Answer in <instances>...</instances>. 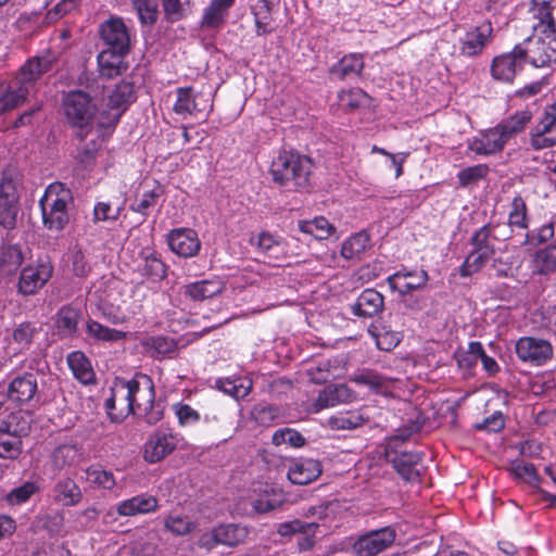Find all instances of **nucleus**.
I'll use <instances>...</instances> for the list:
<instances>
[{
    "mask_svg": "<svg viewBox=\"0 0 556 556\" xmlns=\"http://www.w3.org/2000/svg\"><path fill=\"white\" fill-rule=\"evenodd\" d=\"M56 62L52 52L29 59L18 71L15 80L7 87H0V115L25 102L41 76L50 72Z\"/></svg>",
    "mask_w": 556,
    "mask_h": 556,
    "instance_id": "f257e3e1",
    "label": "nucleus"
},
{
    "mask_svg": "<svg viewBox=\"0 0 556 556\" xmlns=\"http://www.w3.org/2000/svg\"><path fill=\"white\" fill-rule=\"evenodd\" d=\"M313 162L294 151H282L271 162L273 181L288 191H307L311 186Z\"/></svg>",
    "mask_w": 556,
    "mask_h": 556,
    "instance_id": "f03ea898",
    "label": "nucleus"
},
{
    "mask_svg": "<svg viewBox=\"0 0 556 556\" xmlns=\"http://www.w3.org/2000/svg\"><path fill=\"white\" fill-rule=\"evenodd\" d=\"M238 429L237 412L233 405L211 401L203 410L202 431L210 439L227 442Z\"/></svg>",
    "mask_w": 556,
    "mask_h": 556,
    "instance_id": "7ed1b4c3",
    "label": "nucleus"
},
{
    "mask_svg": "<svg viewBox=\"0 0 556 556\" xmlns=\"http://www.w3.org/2000/svg\"><path fill=\"white\" fill-rule=\"evenodd\" d=\"M70 201H72L71 191L63 184L54 182L47 187L39 201L46 228L52 231L64 229L70 220L67 212Z\"/></svg>",
    "mask_w": 556,
    "mask_h": 556,
    "instance_id": "20e7f679",
    "label": "nucleus"
},
{
    "mask_svg": "<svg viewBox=\"0 0 556 556\" xmlns=\"http://www.w3.org/2000/svg\"><path fill=\"white\" fill-rule=\"evenodd\" d=\"M534 30L539 31L538 37H528L521 45L528 63L534 67L548 66L556 62V27L555 23L539 22L534 26Z\"/></svg>",
    "mask_w": 556,
    "mask_h": 556,
    "instance_id": "39448f33",
    "label": "nucleus"
},
{
    "mask_svg": "<svg viewBox=\"0 0 556 556\" xmlns=\"http://www.w3.org/2000/svg\"><path fill=\"white\" fill-rule=\"evenodd\" d=\"M419 429L418 426L409 428L406 433H401L389 443L386 451V459L392 464L396 472L406 481H417L419 471L416 466L421 462L422 454L418 452H397L392 450V445L399 440L404 442L413 432Z\"/></svg>",
    "mask_w": 556,
    "mask_h": 556,
    "instance_id": "423d86ee",
    "label": "nucleus"
},
{
    "mask_svg": "<svg viewBox=\"0 0 556 556\" xmlns=\"http://www.w3.org/2000/svg\"><path fill=\"white\" fill-rule=\"evenodd\" d=\"M63 109L73 127L85 128L94 117L97 108L91 97L83 90H72L63 98Z\"/></svg>",
    "mask_w": 556,
    "mask_h": 556,
    "instance_id": "0eeeda50",
    "label": "nucleus"
},
{
    "mask_svg": "<svg viewBox=\"0 0 556 556\" xmlns=\"http://www.w3.org/2000/svg\"><path fill=\"white\" fill-rule=\"evenodd\" d=\"M122 389L126 391L128 410L132 414H142V409L151 407L155 399V390L152 380L141 375L139 379H131L122 383Z\"/></svg>",
    "mask_w": 556,
    "mask_h": 556,
    "instance_id": "6e6552de",
    "label": "nucleus"
},
{
    "mask_svg": "<svg viewBox=\"0 0 556 556\" xmlns=\"http://www.w3.org/2000/svg\"><path fill=\"white\" fill-rule=\"evenodd\" d=\"M394 540V529L384 527L361 535L353 543L352 549L357 556H376L391 546Z\"/></svg>",
    "mask_w": 556,
    "mask_h": 556,
    "instance_id": "1a4fd4ad",
    "label": "nucleus"
},
{
    "mask_svg": "<svg viewBox=\"0 0 556 556\" xmlns=\"http://www.w3.org/2000/svg\"><path fill=\"white\" fill-rule=\"evenodd\" d=\"M528 63L522 45H516L510 52L495 56L491 65V74L496 80L511 83L518 71Z\"/></svg>",
    "mask_w": 556,
    "mask_h": 556,
    "instance_id": "9d476101",
    "label": "nucleus"
},
{
    "mask_svg": "<svg viewBox=\"0 0 556 556\" xmlns=\"http://www.w3.org/2000/svg\"><path fill=\"white\" fill-rule=\"evenodd\" d=\"M530 143L534 150L556 146V103L544 109L542 118L530 132Z\"/></svg>",
    "mask_w": 556,
    "mask_h": 556,
    "instance_id": "9b49d317",
    "label": "nucleus"
},
{
    "mask_svg": "<svg viewBox=\"0 0 556 556\" xmlns=\"http://www.w3.org/2000/svg\"><path fill=\"white\" fill-rule=\"evenodd\" d=\"M136 94L132 83L129 81H121L114 88V90L109 96L108 108H109V122L101 121L100 124L103 127L115 126L118 122L123 113L127 110V108L135 102Z\"/></svg>",
    "mask_w": 556,
    "mask_h": 556,
    "instance_id": "f8f14e48",
    "label": "nucleus"
},
{
    "mask_svg": "<svg viewBox=\"0 0 556 556\" xmlns=\"http://www.w3.org/2000/svg\"><path fill=\"white\" fill-rule=\"evenodd\" d=\"M516 353L523 362L540 366L553 357V346L549 341L534 337H523L516 342Z\"/></svg>",
    "mask_w": 556,
    "mask_h": 556,
    "instance_id": "ddd939ff",
    "label": "nucleus"
},
{
    "mask_svg": "<svg viewBox=\"0 0 556 556\" xmlns=\"http://www.w3.org/2000/svg\"><path fill=\"white\" fill-rule=\"evenodd\" d=\"M100 36L108 50L127 51L130 50V37L122 18H110L100 27Z\"/></svg>",
    "mask_w": 556,
    "mask_h": 556,
    "instance_id": "4468645a",
    "label": "nucleus"
},
{
    "mask_svg": "<svg viewBox=\"0 0 556 556\" xmlns=\"http://www.w3.org/2000/svg\"><path fill=\"white\" fill-rule=\"evenodd\" d=\"M37 376L31 372L15 377L9 384L8 397L16 405H24L38 400Z\"/></svg>",
    "mask_w": 556,
    "mask_h": 556,
    "instance_id": "2eb2a0df",
    "label": "nucleus"
},
{
    "mask_svg": "<svg viewBox=\"0 0 556 556\" xmlns=\"http://www.w3.org/2000/svg\"><path fill=\"white\" fill-rule=\"evenodd\" d=\"M167 242L170 250L182 257L194 256L201 248L197 232L189 228L172 230L167 236Z\"/></svg>",
    "mask_w": 556,
    "mask_h": 556,
    "instance_id": "dca6fc26",
    "label": "nucleus"
},
{
    "mask_svg": "<svg viewBox=\"0 0 556 556\" xmlns=\"http://www.w3.org/2000/svg\"><path fill=\"white\" fill-rule=\"evenodd\" d=\"M129 52L116 50H103L97 56L99 76L104 79L115 78L128 68L125 56Z\"/></svg>",
    "mask_w": 556,
    "mask_h": 556,
    "instance_id": "f3484780",
    "label": "nucleus"
},
{
    "mask_svg": "<svg viewBox=\"0 0 556 556\" xmlns=\"http://www.w3.org/2000/svg\"><path fill=\"white\" fill-rule=\"evenodd\" d=\"M52 275V267L49 264H39L38 266H27L22 270L18 290L25 295L36 293Z\"/></svg>",
    "mask_w": 556,
    "mask_h": 556,
    "instance_id": "a211bd4d",
    "label": "nucleus"
},
{
    "mask_svg": "<svg viewBox=\"0 0 556 556\" xmlns=\"http://www.w3.org/2000/svg\"><path fill=\"white\" fill-rule=\"evenodd\" d=\"M492 33L493 28L490 21H484L476 26L473 30L466 34V38L462 41L460 54L465 56L480 54L490 41Z\"/></svg>",
    "mask_w": 556,
    "mask_h": 556,
    "instance_id": "6ab92c4d",
    "label": "nucleus"
},
{
    "mask_svg": "<svg viewBox=\"0 0 556 556\" xmlns=\"http://www.w3.org/2000/svg\"><path fill=\"white\" fill-rule=\"evenodd\" d=\"M176 447L172 434L155 432L144 445L143 457L149 463H157L169 455Z\"/></svg>",
    "mask_w": 556,
    "mask_h": 556,
    "instance_id": "aec40b11",
    "label": "nucleus"
},
{
    "mask_svg": "<svg viewBox=\"0 0 556 556\" xmlns=\"http://www.w3.org/2000/svg\"><path fill=\"white\" fill-rule=\"evenodd\" d=\"M321 464L318 460L306 458L294 462L288 470V479L298 485H305L321 475Z\"/></svg>",
    "mask_w": 556,
    "mask_h": 556,
    "instance_id": "412c9836",
    "label": "nucleus"
},
{
    "mask_svg": "<svg viewBox=\"0 0 556 556\" xmlns=\"http://www.w3.org/2000/svg\"><path fill=\"white\" fill-rule=\"evenodd\" d=\"M384 299L375 289H365L352 306V312L358 317H374L382 312Z\"/></svg>",
    "mask_w": 556,
    "mask_h": 556,
    "instance_id": "4be33fe9",
    "label": "nucleus"
},
{
    "mask_svg": "<svg viewBox=\"0 0 556 556\" xmlns=\"http://www.w3.org/2000/svg\"><path fill=\"white\" fill-rule=\"evenodd\" d=\"M508 142L500 126L485 130L481 138L476 140L472 144V150L477 154L489 155L500 152Z\"/></svg>",
    "mask_w": 556,
    "mask_h": 556,
    "instance_id": "5701e85b",
    "label": "nucleus"
},
{
    "mask_svg": "<svg viewBox=\"0 0 556 556\" xmlns=\"http://www.w3.org/2000/svg\"><path fill=\"white\" fill-rule=\"evenodd\" d=\"M279 3L280 0H260L253 7L257 35H266L275 29L273 26V14L275 9L279 7Z\"/></svg>",
    "mask_w": 556,
    "mask_h": 556,
    "instance_id": "b1692460",
    "label": "nucleus"
},
{
    "mask_svg": "<svg viewBox=\"0 0 556 556\" xmlns=\"http://www.w3.org/2000/svg\"><path fill=\"white\" fill-rule=\"evenodd\" d=\"M233 2L235 0H212L204 11L201 22L202 27L215 29L223 26Z\"/></svg>",
    "mask_w": 556,
    "mask_h": 556,
    "instance_id": "393cba45",
    "label": "nucleus"
},
{
    "mask_svg": "<svg viewBox=\"0 0 556 556\" xmlns=\"http://www.w3.org/2000/svg\"><path fill=\"white\" fill-rule=\"evenodd\" d=\"M156 507L157 500L154 496L140 494L121 502L117 505V514L119 516H135L153 511Z\"/></svg>",
    "mask_w": 556,
    "mask_h": 556,
    "instance_id": "a878e982",
    "label": "nucleus"
},
{
    "mask_svg": "<svg viewBox=\"0 0 556 556\" xmlns=\"http://www.w3.org/2000/svg\"><path fill=\"white\" fill-rule=\"evenodd\" d=\"M364 59L359 53L344 55L337 64L330 68V75L333 78L343 80L350 77H358L364 68Z\"/></svg>",
    "mask_w": 556,
    "mask_h": 556,
    "instance_id": "bb28decb",
    "label": "nucleus"
},
{
    "mask_svg": "<svg viewBox=\"0 0 556 556\" xmlns=\"http://www.w3.org/2000/svg\"><path fill=\"white\" fill-rule=\"evenodd\" d=\"M54 500L63 506H76L83 500V493L78 484L71 478L59 480L54 488Z\"/></svg>",
    "mask_w": 556,
    "mask_h": 556,
    "instance_id": "cd10ccee",
    "label": "nucleus"
},
{
    "mask_svg": "<svg viewBox=\"0 0 556 556\" xmlns=\"http://www.w3.org/2000/svg\"><path fill=\"white\" fill-rule=\"evenodd\" d=\"M350 397L351 392L345 384L328 386L319 392L314 405L316 410H320L323 408L346 402Z\"/></svg>",
    "mask_w": 556,
    "mask_h": 556,
    "instance_id": "c85d7f7f",
    "label": "nucleus"
},
{
    "mask_svg": "<svg viewBox=\"0 0 556 556\" xmlns=\"http://www.w3.org/2000/svg\"><path fill=\"white\" fill-rule=\"evenodd\" d=\"M67 363L75 378L81 383L89 384L94 381V372L90 361L83 352H72L67 356Z\"/></svg>",
    "mask_w": 556,
    "mask_h": 556,
    "instance_id": "c756f323",
    "label": "nucleus"
},
{
    "mask_svg": "<svg viewBox=\"0 0 556 556\" xmlns=\"http://www.w3.org/2000/svg\"><path fill=\"white\" fill-rule=\"evenodd\" d=\"M556 271V244L539 249L533 256V274L547 276Z\"/></svg>",
    "mask_w": 556,
    "mask_h": 556,
    "instance_id": "7c9ffc66",
    "label": "nucleus"
},
{
    "mask_svg": "<svg viewBox=\"0 0 556 556\" xmlns=\"http://www.w3.org/2000/svg\"><path fill=\"white\" fill-rule=\"evenodd\" d=\"M222 292L218 281L201 280L185 286L184 294L192 301H203Z\"/></svg>",
    "mask_w": 556,
    "mask_h": 556,
    "instance_id": "2f4dec72",
    "label": "nucleus"
},
{
    "mask_svg": "<svg viewBox=\"0 0 556 556\" xmlns=\"http://www.w3.org/2000/svg\"><path fill=\"white\" fill-rule=\"evenodd\" d=\"M531 119L532 113L529 110H522L505 118L497 125L507 140H510L516 135L522 132Z\"/></svg>",
    "mask_w": 556,
    "mask_h": 556,
    "instance_id": "473e14b6",
    "label": "nucleus"
},
{
    "mask_svg": "<svg viewBox=\"0 0 556 556\" xmlns=\"http://www.w3.org/2000/svg\"><path fill=\"white\" fill-rule=\"evenodd\" d=\"M140 257L142 260V264L139 266V269L142 275L154 280H160L165 277V264L156 257L154 252L149 249H144L140 252Z\"/></svg>",
    "mask_w": 556,
    "mask_h": 556,
    "instance_id": "72a5a7b5",
    "label": "nucleus"
},
{
    "mask_svg": "<svg viewBox=\"0 0 556 556\" xmlns=\"http://www.w3.org/2000/svg\"><path fill=\"white\" fill-rule=\"evenodd\" d=\"M247 534L245 528L233 523L219 525L214 528V536L223 545L235 546L242 542Z\"/></svg>",
    "mask_w": 556,
    "mask_h": 556,
    "instance_id": "f704fd0d",
    "label": "nucleus"
},
{
    "mask_svg": "<svg viewBox=\"0 0 556 556\" xmlns=\"http://www.w3.org/2000/svg\"><path fill=\"white\" fill-rule=\"evenodd\" d=\"M87 333L103 342H117L127 338V332L109 328L92 319L87 323Z\"/></svg>",
    "mask_w": 556,
    "mask_h": 556,
    "instance_id": "c9c22d12",
    "label": "nucleus"
},
{
    "mask_svg": "<svg viewBox=\"0 0 556 556\" xmlns=\"http://www.w3.org/2000/svg\"><path fill=\"white\" fill-rule=\"evenodd\" d=\"M80 313L71 306H63L56 314V328L59 332L71 336L76 332Z\"/></svg>",
    "mask_w": 556,
    "mask_h": 556,
    "instance_id": "e433bc0d",
    "label": "nucleus"
},
{
    "mask_svg": "<svg viewBox=\"0 0 556 556\" xmlns=\"http://www.w3.org/2000/svg\"><path fill=\"white\" fill-rule=\"evenodd\" d=\"M142 346L151 356L157 357L165 356L174 352L177 348V343L174 339L155 336L146 338L142 341Z\"/></svg>",
    "mask_w": 556,
    "mask_h": 556,
    "instance_id": "4c0bfd02",
    "label": "nucleus"
},
{
    "mask_svg": "<svg viewBox=\"0 0 556 556\" xmlns=\"http://www.w3.org/2000/svg\"><path fill=\"white\" fill-rule=\"evenodd\" d=\"M299 228L302 232L308 233L317 240L327 239L334 231V227L321 216L312 220L300 222Z\"/></svg>",
    "mask_w": 556,
    "mask_h": 556,
    "instance_id": "58836bf2",
    "label": "nucleus"
},
{
    "mask_svg": "<svg viewBox=\"0 0 556 556\" xmlns=\"http://www.w3.org/2000/svg\"><path fill=\"white\" fill-rule=\"evenodd\" d=\"M79 457L80 453L74 444H62L58 446L51 455L52 463L58 469L77 464Z\"/></svg>",
    "mask_w": 556,
    "mask_h": 556,
    "instance_id": "ea45409f",
    "label": "nucleus"
},
{
    "mask_svg": "<svg viewBox=\"0 0 556 556\" xmlns=\"http://www.w3.org/2000/svg\"><path fill=\"white\" fill-rule=\"evenodd\" d=\"M368 333L375 339L376 345L379 350L391 351L399 345L402 336L400 332L392 330L380 331L376 325L368 327Z\"/></svg>",
    "mask_w": 556,
    "mask_h": 556,
    "instance_id": "a19ab883",
    "label": "nucleus"
},
{
    "mask_svg": "<svg viewBox=\"0 0 556 556\" xmlns=\"http://www.w3.org/2000/svg\"><path fill=\"white\" fill-rule=\"evenodd\" d=\"M23 263V253L17 245H8L0 255V269L5 275L14 274Z\"/></svg>",
    "mask_w": 556,
    "mask_h": 556,
    "instance_id": "79ce46f5",
    "label": "nucleus"
},
{
    "mask_svg": "<svg viewBox=\"0 0 556 556\" xmlns=\"http://www.w3.org/2000/svg\"><path fill=\"white\" fill-rule=\"evenodd\" d=\"M351 381L359 386H366L375 392L381 391L388 384V380L383 376L371 369H362L355 372L351 377Z\"/></svg>",
    "mask_w": 556,
    "mask_h": 556,
    "instance_id": "37998d69",
    "label": "nucleus"
},
{
    "mask_svg": "<svg viewBox=\"0 0 556 556\" xmlns=\"http://www.w3.org/2000/svg\"><path fill=\"white\" fill-rule=\"evenodd\" d=\"M482 355V344L478 341H472L468 344V350H457L454 353V358L459 368L470 369L475 367Z\"/></svg>",
    "mask_w": 556,
    "mask_h": 556,
    "instance_id": "c03bdc74",
    "label": "nucleus"
},
{
    "mask_svg": "<svg viewBox=\"0 0 556 556\" xmlns=\"http://www.w3.org/2000/svg\"><path fill=\"white\" fill-rule=\"evenodd\" d=\"M164 193V190L161 185L155 184V186L149 190L146 191L141 199L137 203H132L130 205V210L139 213L146 218L149 215V211L151 207L155 206L157 203V200L162 197Z\"/></svg>",
    "mask_w": 556,
    "mask_h": 556,
    "instance_id": "a18cd8bd",
    "label": "nucleus"
},
{
    "mask_svg": "<svg viewBox=\"0 0 556 556\" xmlns=\"http://www.w3.org/2000/svg\"><path fill=\"white\" fill-rule=\"evenodd\" d=\"M369 242V237L365 232H358L350 237L341 247V254L346 260H352L363 253Z\"/></svg>",
    "mask_w": 556,
    "mask_h": 556,
    "instance_id": "49530a36",
    "label": "nucleus"
},
{
    "mask_svg": "<svg viewBox=\"0 0 556 556\" xmlns=\"http://www.w3.org/2000/svg\"><path fill=\"white\" fill-rule=\"evenodd\" d=\"M23 448L21 434H0V457L16 459Z\"/></svg>",
    "mask_w": 556,
    "mask_h": 556,
    "instance_id": "de8ad7c7",
    "label": "nucleus"
},
{
    "mask_svg": "<svg viewBox=\"0 0 556 556\" xmlns=\"http://www.w3.org/2000/svg\"><path fill=\"white\" fill-rule=\"evenodd\" d=\"M511 472L517 479H521L532 486H539L541 478L533 464L515 460L511 463Z\"/></svg>",
    "mask_w": 556,
    "mask_h": 556,
    "instance_id": "09e8293b",
    "label": "nucleus"
},
{
    "mask_svg": "<svg viewBox=\"0 0 556 556\" xmlns=\"http://www.w3.org/2000/svg\"><path fill=\"white\" fill-rule=\"evenodd\" d=\"M216 387L222 390L224 393H227L236 399L244 397L249 394L252 383L251 381H247V384L243 380H230V379H218L216 380Z\"/></svg>",
    "mask_w": 556,
    "mask_h": 556,
    "instance_id": "8fccbe9b",
    "label": "nucleus"
},
{
    "mask_svg": "<svg viewBox=\"0 0 556 556\" xmlns=\"http://www.w3.org/2000/svg\"><path fill=\"white\" fill-rule=\"evenodd\" d=\"M285 498L280 492L273 491L270 494L264 492L253 503V507L257 513L266 514L273 511L283 504Z\"/></svg>",
    "mask_w": 556,
    "mask_h": 556,
    "instance_id": "3c124183",
    "label": "nucleus"
},
{
    "mask_svg": "<svg viewBox=\"0 0 556 556\" xmlns=\"http://www.w3.org/2000/svg\"><path fill=\"white\" fill-rule=\"evenodd\" d=\"M38 491L39 488L35 482L27 481L22 485L11 490L7 494L5 500L9 505H20L27 502Z\"/></svg>",
    "mask_w": 556,
    "mask_h": 556,
    "instance_id": "603ef678",
    "label": "nucleus"
},
{
    "mask_svg": "<svg viewBox=\"0 0 556 556\" xmlns=\"http://www.w3.org/2000/svg\"><path fill=\"white\" fill-rule=\"evenodd\" d=\"M491 225L481 227L471 238L473 251L484 253V256L494 255V245L490 242Z\"/></svg>",
    "mask_w": 556,
    "mask_h": 556,
    "instance_id": "864d4df0",
    "label": "nucleus"
},
{
    "mask_svg": "<svg viewBox=\"0 0 556 556\" xmlns=\"http://www.w3.org/2000/svg\"><path fill=\"white\" fill-rule=\"evenodd\" d=\"M132 5L142 24L152 25L156 22L159 11L155 0H132Z\"/></svg>",
    "mask_w": 556,
    "mask_h": 556,
    "instance_id": "5fc2aeb1",
    "label": "nucleus"
},
{
    "mask_svg": "<svg viewBox=\"0 0 556 556\" xmlns=\"http://www.w3.org/2000/svg\"><path fill=\"white\" fill-rule=\"evenodd\" d=\"M271 442L277 446L288 443L292 447H301L305 444L306 440L299 431L291 428H283L273 434Z\"/></svg>",
    "mask_w": 556,
    "mask_h": 556,
    "instance_id": "6e6d98bb",
    "label": "nucleus"
},
{
    "mask_svg": "<svg viewBox=\"0 0 556 556\" xmlns=\"http://www.w3.org/2000/svg\"><path fill=\"white\" fill-rule=\"evenodd\" d=\"M488 173L489 166L485 164L469 166L458 173V180L462 187H467L484 178Z\"/></svg>",
    "mask_w": 556,
    "mask_h": 556,
    "instance_id": "4d7b16f0",
    "label": "nucleus"
},
{
    "mask_svg": "<svg viewBox=\"0 0 556 556\" xmlns=\"http://www.w3.org/2000/svg\"><path fill=\"white\" fill-rule=\"evenodd\" d=\"M192 88L185 87L177 89V100L174 104V112L177 114H192L195 110V102L192 98Z\"/></svg>",
    "mask_w": 556,
    "mask_h": 556,
    "instance_id": "13d9d810",
    "label": "nucleus"
},
{
    "mask_svg": "<svg viewBox=\"0 0 556 556\" xmlns=\"http://www.w3.org/2000/svg\"><path fill=\"white\" fill-rule=\"evenodd\" d=\"M364 422L365 419L356 413L334 416L329 419V426L337 430L355 429Z\"/></svg>",
    "mask_w": 556,
    "mask_h": 556,
    "instance_id": "bf43d9fd",
    "label": "nucleus"
},
{
    "mask_svg": "<svg viewBox=\"0 0 556 556\" xmlns=\"http://www.w3.org/2000/svg\"><path fill=\"white\" fill-rule=\"evenodd\" d=\"M509 225L518 228H527V206L521 197H516L511 203Z\"/></svg>",
    "mask_w": 556,
    "mask_h": 556,
    "instance_id": "052dcab7",
    "label": "nucleus"
},
{
    "mask_svg": "<svg viewBox=\"0 0 556 556\" xmlns=\"http://www.w3.org/2000/svg\"><path fill=\"white\" fill-rule=\"evenodd\" d=\"M403 277L405 279L403 283V290L402 292H408L412 290H416L418 288H421L426 285L428 280V275L426 271L420 270L419 273L413 274L407 273L405 275H402L401 273H396L395 275L389 277V281L391 282L395 278Z\"/></svg>",
    "mask_w": 556,
    "mask_h": 556,
    "instance_id": "680f3d73",
    "label": "nucleus"
},
{
    "mask_svg": "<svg viewBox=\"0 0 556 556\" xmlns=\"http://www.w3.org/2000/svg\"><path fill=\"white\" fill-rule=\"evenodd\" d=\"M309 380L315 384L327 383L333 378L331 366L328 361H320L315 366L307 369Z\"/></svg>",
    "mask_w": 556,
    "mask_h": 556,
    "instance_id": "e2e57ef3",
    "label": "nucleus"
},
{
    "mask_svg": "<svg viewBox=\"0 0 556 556\" xmlns=\"http://www.w3.org/2000/svg\"><path fill=\"white\" fill-rule=\"evenodd\" d=\"M312 527H319L316 522H305L300 519H293L291 521L281 522L277 526V533L281 536H291L301 534L303 531H307Z\"/></svg>",
    "mask_w": 556,
    "mask_h": 556,
    "instance_id": "0e129e2a",
    "label": "nucleus"
},
{
    "mask_svg": "<svg viewBox=\"0 0 556 556\" xmlns=\"http://www.w3.org/2000/svg\"><path fill=\"white\" fill-rule=\"evenodd\" d=\"M0 203H17L18 194L15 181L5 172L0 181Z\"/></svg>",
    "mask_w": 556,
    "mask_h": 556,
    "instance_id": "69168bd1",
    "label": "nucleus"
},
{
    "mask_svg": "<svg viewBox=\"0 0 556 556\" xmlns=\"http://www.w3.org/2000/svg\"><path fill=\"white\" fill-rule=\"evenodd\" d=\"M492 256H484V253L472 251L460 267L462 276H470L478 271Z\"/></svg>",
    "mask_w": 556,
    "mask_h": 556,
    "instance_id": "338daca9",
    "label": "nucleus"
},
{
    "mask_svg": "<svg viewBox=\"0 0 556 556\" xmlns=\"http://www.w3.org/2000/svg\"><path fill=\"white\" fill-rule=\"evenodd\" d=\"M88 479L100 488L112 490L115 486V479L111 471L94 468L87 471Z\"/></svg>",
    "mask_w": 556,
    "mask_h": 556,
    "instance_id": "774afa93",
    "label": "nucleus"
}]
</instances>
